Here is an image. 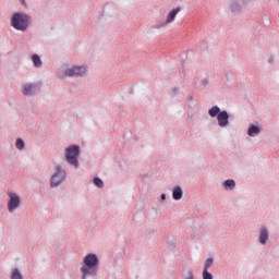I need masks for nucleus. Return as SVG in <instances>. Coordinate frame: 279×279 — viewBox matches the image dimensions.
I'll return each instance as SVG.
<instances>
[{"label": "nucleus", "instance_id": "nucleus-12", "mask_svg": "<svg viewBox=\"0 0 279 279\" xmlns=\"http://www.w3.org/2000/svg\"><path fill=\"white\" fill-rule=\"evenodd\" d=\"M172 197L175 199V202H180L182 197H184V191H182V187L180 185H175L172 189Z\"/></svg>", "mask_w": 279, "mask_h": 279}, {"label": "nucleus", "instance_id": "nucleus-16", "mask_svg": "<svg viewBox=\"0 0 279 279\" xmlns=\"http://www.w3.org/2000/svg\"><path fill=\"white\" fill-rule=\"evenodd\" d=\"M10 279H23V274L19 268H13L11 270Z\"/></svg>", "mask_w": 279, "mask_h": 279}, {"label": "nucleus", "instance_id": "nucleus-25", "mask_svg": "<svg viewBox=\"0 0 279 279\" xmlns=\"http://www.w3.org/2000/svg\"><path fill=\"white\" fill-rule=\"evenodd\" d=\"M174 93H178V88H174Z\"/></svg>", "mask_w": 279, "mask_h": 279}, {"label": "nucleus", "instance_id": "nucleus-3", "mask_svg": "<svg viewBox=\"0 0 279 279\" xmlns=\"http://www.w3.org/2000/svg\"><path fill=\"white\" fill-rule=\"evenodd\" d=\"M80 154H82V150L78 145L68 146L64 154L65 162L74 169H80Z\"/></svg>", "mask_w": 279, "mask_h": 279}, {"label": "nucleus", "instance_id": "nucleus-1", "mask_svg": "<svg viewBox=\"0 0 279 279\" xmlns=\"http://www.w3.org/2000/svg\"><path fill=\"white\" fill-rule=\"evenodd\" d=\"M99 274V257L97 254L89 253L83 258L81 266L82 279L95 278Z\"/></svg>", "mask_w": 279, "mask_h": 279}, {"label": "nucleus", "instance_id": "nucleus-11", "mask_svg": "<svg viewBox=\"0 0 279 279\" xmlns=\"http://www.w3.org/2000/svg\"><path fill=\"white\" fill-rule=\"evenodd\" d=\"M268 241H269V229H267V227H260L259 234H258V243H260V245H267Z\"/></svg>", "mask_w": 279, "mask_h": 279}, {"label": "nucleus", "instance_id": "nucleus-13", "mask_svg": "<svg viewBox=\"0 0 279 279\" xmlns=\"http://www.w3.org/2000/svg\"><path fill=\"white\" fill-rule=\"evenodd\" d=\"M262 132L260 125L258 124H252L248 126L247 134L251 137L258 136Z\"/></svg>", "mask_w": 279, "mask_h": 279}, {"label": "nucleus", "instance_id": "nucleus-22", "mask_svg": "<svg viewBox=\"0 0 279 279\" xmlns=\"http://www.w3.org/2000/svg\"><path fill=\"white\" fill-rule=\"evenodd\" d=\"M267 62L268 64H274V62H276V59L274 57H269Z\"/></svg>", "mask_w": 279, "mask_h": 279}, {"label": "nucleus", "instance_id": "nucleus-7", "mask_svg": "<svg viewBox=\"0 0 279 279\" xmlns=\"http://www.w3.org/2000/svg\"><path fill=\"white\" fill-rule=\"evenodd\" d=\"M9 202L7 204V208L9 213H15L21 208V196L14 192H9L8 193Z\"/></svg>", "mask_w": 279, "mask_h": 279}, {"label": "nucleus", "instance_id": "nucleus-21", "mask_svg": "<svg viewBox=\"0 0 279 279\" xmlns=\"http://www.w3.org/2000/svg\"><path fill=\"white\" fill-rule=\"evenodd\" d=\"M167 242L169 243V245H175V239L173 238H168Z\"/></svg>", "mask_w": 279, "mask_h": 279}, {"label": "nucleus", "instance_id": "nucleus-9", "mask_svg": "<svg viewBox=\"0 0 279 279\" xmlns=\"http://www.w3.org/2000/svg\"><path fill=\"white\" fill-rule=\"evenodd\" d=\"M38 90H40V84L38 83H29L22 86V94L25 95V97H33Z\"/></svg>", "mask_w": 279, "mask_h": 279}, {"label": "nucleus", "instance_id": "nucleus-24", "mask_svg": "<svg viewBox=\"0 0 279 279\" xmlns=\"http://www.w3.org/2000/svg\"><path fill=\"white\" fill-rule=\"evenodd\" d=\"M186 279H193V272H189V276Z\"/></svg>", "mask_w": 279, "mask_h": 279}, {"label": "nucleus", "instance_id": "nucleus-4", "mask_svg": "<svg viewBox=\"0 0 279 279\" xmlns=\"http://www.w3.org/2000/svg\"><path fill=\"white\" fill-rule=\"evenodd\" d=\"M208 114L209 117H211V119H215L217 117L219 128H228V125L230 124V114H228V111L226 110L221 111V108H219V106H213L208 110Z\"/></svg>", "mask_w": 279, "mask_h": 279}, {"label": "nucleus", "instance_id": "nucleus-10", "mask_svg": "<svg viewBox=\"0 0 279 279\" xmlns=\"http://www.w3.org/2000/svg\"><path fill=\"white\" fill-rule=\"evenodd\" d=\"M228 10L233 14V16H236L238 14H241V10H243V5H241V1L239 0H231L228 4Z\"/></svg>", "mask_w": 279, "mask_h": 279}, {"label": "nucleus", "instance_id": "nucleus-6", "mask_svg": "<svg viewBox=\"0 0 279 279\" xmlns=\"http://www.w3.org/2000/svg\"><path fill=\"white\" fill-rule=\"evenodd\" d=\"M88 75V66L86 65H72L66 68L61 77H86Z\"/></svg>", "mask_w": 279, "mask_h": 279}, {"label": "nucleus", "instance_id": "nucleus-19", "mask_svg": "<svg viewBox=\"0 0 279 279\" xmlns=\"http://www.w3.org/2000/svg\"><path fill=\"white\" fill-rule=\"evenodd\" d=\"M213 258H208L206 262H205V266H204V271H208V269H210V267H213Z\"/></svg>", "mask_w": 279, "mask_h": 279}, {"label": "nucleus", "instance_id": "nucleus-8", "mask_svg": "<svg viewBox=\"0 0 279 279\" xmlns=\"http://www.w3.org/2000/svg\"><path fill=\"white\" fill-rule=\"evenodd\" d=\"M182 11V8L177 7L172 9L166 16V20L161 22L160 24L155 25V29H162L163 27H167L168 25H171L173 21H175V17L180 12Z\"/></svg>", "mask_w": 279, "mask_h": 279}, {"label": "nucleus", "instance_id": "nucleus-17", "mask_svg": "<svg viewBox=\"0 0 279 279\" xmlns=\"http://www.w3.org/2000/svg\"><path fill=\"white\" fill-rule=\"evenodd\" d=\"M15 147L16 149H19L20 151H23V149H25V141H23V138H17L15 141Z\"/></svg>", "mask_w": 279, "mask_h": 279}, {"label": "nucleus", "instance_id": "nucleus-5", "mask_svg": "<svg viewBox=\"0 0 279 279\" xmlns=\"http://www.w3.org/2000/svg\"><path fill=\"white\" fill-rule=\"evenodd\" d=\"M11 25L17 32H27L29 27V16L23 12L13 13Z\"/></svg>", "mask_w": 279, "mask_h": 279}, {"label": "nucleus", "instance_id": "nucleus-18", "mask_svg": "<svg viewBox=\"0 0 279 279\" xmlns=\"http://www.w3.org/2000/svg\"><path fill=\"white\" fill-rule=\"evenodd\" d=\"M94 184L98 189H104V181L98 177L94 178Z\"/></svg>", "mask_w": 279, "mask_h": 279}, {"label": "nucleus", "instance_id": "nucleus-14", "mask_svg": "<svg viewBox=\"0 0 279 279\" xmlns=\"http://www.w3.org/2000/svg\"><path fill=\"white\" fill-rule=\"evenodd\" d=\"M223 187L226 189V191H234V189L236 187V182H234V180L232 179H228L223 182Z\"/></svg>", "mask_w": 279, "mask_h": 279}, {"label": "nucleus", "instance_id": "nucleus-15", "mask_svg": "<svg viewBox=\"0 0 279 279\" xmlns=\"http://www.w3.org/2000/svg\"><path fill=\"white\" fill-rule=\"evenodd\" d=\"M33 64L36 69H41L43 68V60L38 54H33L32 56Z\"/></svg>", "mask_w": 279, "mask_h": 279}, {"label": "nucleus", "instance_id": "nucleus-20", "mask_svg": "<svg viewBox=\"0 0 279 279\" xmlns=\"http://www.w3.org/2000/svg\"><path fill=\"white\" fill-rule=\"evenodd\" d=\"M203 279H213V275L208 270H203Z\"/></svg>", "mask_w": 279, "mask_h": 279}, {"label": "nucleus", "instance_id": "nucleus-23", "mask_svg": "<svg viewBox=\"0 0 279 279\" xmlns=\"http://www.w3.org/2000/svg\"><path fill=\"white\" fill-rule=\"evenodd\" d=\"M161 199L165 202V199H167V194H161Z\"/></svg>", "mask_w": 279, "mask_h": 279}, {"label": "nucleus", "instance_id": "nucleus-2", "mask_svg": "<svg viewBox=\"0 0 279 279\" xmlns=\"http://www.w3.org/2000/svg\"><path fill=\"white\" fill-rule=\"evenodd\" d=\"M66 180V170L62 165L54 163L52 173L50 175V189H58Z\"/></svg>", "mask_w": 279, "mask_h": 279}]
</instances>
